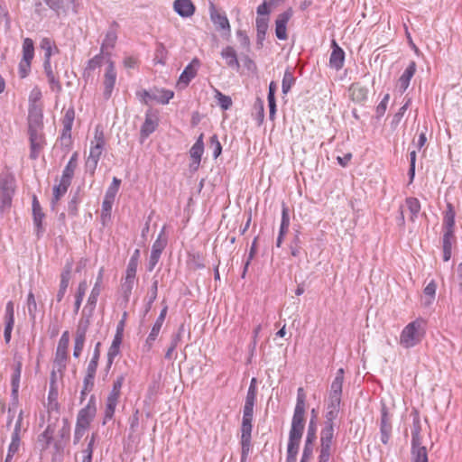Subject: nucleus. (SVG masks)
Here are the masks:
<instances>
[{"label": "nucleus", "instance_id": "a19ab883", "mask_svg": "<svg viewBox=\"0 0 462 462\" xmlns=\"http://www.w3.org/2000/svg\"><path fill=\"white\" fill-rule=\"evenodd\" d=\"M69 273H70V270H69V268H68V270H66L60 275V290L57 293V300L58 301L62 300V299L66 293V291L69 287Z\"/></svg>", "mask_w": 462, "mask_h": 462}, {"label": "nucleus", "instance_id": "79ce46f5", "mask_svg": "<svg viewBox=\"0 0 462 462\" xmlns=\"http://www.w3.org/2000/svg\"><path fill=\"white\" fill-rule=\"evenodd\" d=\"M117 404V402L106 398L103 424H106L108 420L113 419Z\"/></svg>", "mask_w": 462, "mask_h": 462}, {"label": "nucleus", "instance_id": "4d7b16f0", "mask_svg": "<svg viewBox=\"0 0 462 462\" xmlns=\"http://www.w3.org/2000/svg\"><path fill=\"white\" fill-rule=\"evenodd\" d=\"M269 18L266 16H258L256 18V28L259 33L264 34L268 28Z\"/></svg>", "mask_w": 462, "mask_h": 462}, {"label": "nucleus", "instance_id": "5fc2aeb1", "mask_svg": "<svg viewBox=\"0 0 462 462\" xmlns=\"http://www.w3.org/2000/svg\"><path fill=\"white\" fill-rule=\"evenodd\" d=\"M289 226H290V217L288 215V211H287L286 208H283L282 214L281 228H280L281 236H283L287 233Z\"/></svg>", "mask_w": 462, "mask_h": 462}, {"label": "nucleus", "instance_id": "680f3d73", "mask_svg": "<svg viewBox=\"0 0 462 462\" xmlns=\"http://www.w3.org/2000/svg\"><path fill=\"white\" fill-rule=\"evenodd\" d=\"M88 282L86 280L81 281L77 288L75 298L83 299L88 290Z\"/></svg>", "mask_w": 462, "mask_h": 462}, {"label": "nucleus", "instance_id": "052dcab7", "mask_svg": "<svg viewBox=\"0 0 462 462\" xmlns=\"http://www.w3.org/2000/svg\"><path fill=\"white\" fill-rule=\"evenodd\" d=\"M389 99H390V96H389V94H386L383 97V98L382 99V101L379 103V105L376 107V116H377L381 117L384 115L386 108H387V104L389 102Z\"/></svg>", "mask_w": 462, "mask_h": 462}, {"label": "nucleus", "instance_id": "a211bd4d", "mask_svg": "<svg viewBox=\"0 0 462 462\" xmlns=\"http://www.w3.org/2000/svg\"><path fill=\"white\" fill-rule=\"evenodd\" d=\"M345 52L338 46L336 41L332 42V52L329 58V66L336 70H339L344 66Z\"/></svg>", "mask_w": 462, "mask_h": 462}, {"label": "nucleus", "instance_id": "69168bd1", "mask_svg": "<svg viewBox=\"0 0 462 462\" xmlns=\"http://www.w3.org/2000/svg\"><path fill=\"white\" fill-rule=\"evenodd\" d=\"M178 343H179V337L175 338L170 347L167 349L166 353H165V358L168 359V360H171L174 358V353H175V350H176V347L178 346Z\"/></svg>", "mask_w": 462, "mask_h": 462}, {"label": "nucleus", "instance_id": "dca6fc26", "mask_svg": "<svg viewBox=\"0 0 462 462\" xmlns=\"http://www.w3.org/2000/svg\"><path fill=\"white\" fill-rule=\"evenodd\" d=\"M252 425H241V462H245L251 450Z\"/></svg>", "mask_w": 462, "mask_h": 462}, {"label": "nucleus", "instance_id": "9b49d317", "mask_svg": "<svg viewBox=\"0 0 462 462\" xmlns=\"http://www.w3.org/2000/svg\"><path fill=\"white\" fill-rule=\"evenodd\" d=\"M96 405L95 403L91 402H89L85 408L79 411L77 418V431H79L80 430H86L89 427L92 420L96 415Z\"/></svg>", "mask_w": 462, "mask_h": 462}, {"label": "nucleus", "instance_id": "09e8293b", "mask_svg": "<svg viewBox=\"0 0 462 462\" xmlns=\"http://www.w3.org/2000/svg\"><path fill=\"white\" fill-rule=\"evenodd\" d=\"M294 82H295V78L293 77L292 73L290 70H286L284 72L283 79H282V92L284 94H287L290 91V89L291 88V87L293 86Z\"/></svg>", "mask_w": 462, "mask_h": 462}, {"label": "nucleus", "instance_id": "9d476101", "mask_svg": "<svg viewBox=\"0 0 462 462\" xmlns=\"http://www.w3.org/2000/svg\"><path fill=\"white\" fill-rule=\"evenodd\" d=\"M209 16L211 22L214 23L217 30L227 32H231V26L226 14L216 6L212 2L209 3Z\"/></svg>", "mask_w": 462, "mask_h": 462}, {"label": "nucleus", "instance_id": "f03ea898", "mask_svg": "<svg viewBox=\"0 0 462 462\" xmlns=\"http://www.w3.org/2000/svg\"><path fill=\"white\" fill-rule=\"evenodd\" d=\"M411 462H428V452L424 446H421V423L419 412L414 410L411 412Z\"/></svg>", "mask_w": 462, "mask_h": 462}, {"label": "nucleus", "instance_id": "58836bf2", "mask_svg": "<svg viewBox=\"0 0 462 462\" xmlns=\"http://www.w3.org/2000/svg\"><path fill=\"white\" fill-rule=\"evenodd\" d=\"M444 225L446 227V231L454 232L455 226V211L452 204L448 203L447 210L444 216Z\"/></svg>", "mask_w": 462, "mask_h": 462}, {"label": "nucleus", "instance_id": "de8ad7c7", "mask_svg": "<svg viewBox=\"0 0 462 462\" xmlns=\"http://www.w3.org/2000/svg\"><path fill=\"white\" fill-rule=\"evenodd\" d=\"M406 205L409 208V210L411 211V220H414V217H417L419 212L420 211V201L415 198H411L406 199Z\"/></svg>", "mask_w": 462, "mask_h": 462}, {"label": "nucleus", "instance_id": "39448f33", "mask_svg": "<svg viewBox=\"0 0 462 462\" xmlns=\"http://www.w3.org/2000/svg\"><path fill=\"white\" fill-rule=\"evenodd\" d=\"M14 192L15 180L14 177L7 176L0 180V212H5L11 208Z\"/></svg>", "mask_w": 462, "mask_h": 462}, {"label": "nucleus", "instance_id": "20e7f679", "mask_svg": "<svg viewBox=\"0 0 462 462\" xmlns=\"http://www.w3.org/2000/svg\"><path fill=\"white\" fill-rule=\"evenodd\" d=\"M426 333V321L417 319L406 325V348L413 347L420 344Z\"/></svg>", "mask_w": 462, "mask_h": 462}, {"label": "nucleus", "instance_id": "aec40b11", "mask_svg": "<svg viewBox=\"0 0 462 462\" xmlns=\"http://www.w3.org/2000/svg\"><path fill=\"white\" fill-rule=\"evenodd\" d=\"M367 88L360 83H353L348 88V95L350 99L355 102L361 104L367 98Z\"/></svg>", "mask_w": 462, "mask_h": 462}, {"label": "nucleus", "instance_id": "6e6552de", "mask_svg": "<svg viewBox=\"0 0 462 462\" xmlns=\"http://www.w3.org/2000/svg\"><path fill=\"white\" fill-rule=\"evenodd\" d=\"M199 67V60L194 58L179 77L176 88L179 89L186 88L189 86V82L197 76Z\"/></svg>", "mask_w": 462, "mask_h": 462}, {"label": "nucleus", "instance_id": "4468645a", "mask_svg": "<svg viewBox=\"0 0 462 462\" xmlns=\"http://www.w3.org/2000/svg\"><path fill=\"white\" fill-rule=\"evenodd\" d=\"M292 16L291 9L280 14L275 21V34L279 40H286L287 34V23Z\"/></svg>", "mask_w": 462, "mask_h": 462}, {"label": "nucleus", "instance_id": "6e6d98bb", "mask_svg": "<svg viewBox=\"0 0 462 462\" xmlns=\"http://www.w3.org/2000/svg\"><path fill=\"white\" fill-rule=\"evenodd\" d=\"M116 42V35L115 32H108L102 43L101 50L104 51L107 48H114Z\"/></svg>", "mask_w": 462, "mask_h": 462}, {"label": "nucleus", "instance_id": "603ef678", "mask_svg": "<svg viewBox=\"0 0 462 462\" xmlns=\"http://www.w3.org/2000/svg\"><path fill=\"white\" fill-rule=\"evenodd\" d=\"M168 51L166 48L161 43L157 46L156 51H155V58L157 63L160 64H165L166 59H167Z\"/></svg>", "mask_w": 462, "mask_h": 462}, {"label": "nucleus", "instance_id": "f3484780", "mask_svg": "<svg viewBox=\"0 0 462 462\" xmlns=\"http://www.w3.org/2000/svg\"><path fill=\"white\" fill-rule=\"evenodd\" d=\"M166 246V241L161 236L154 241L149 260V271L152 272L158 263L161 254Z\"/></svg>", "mask_w": 462, "mask_h": 462}, {"label": "nucleus", "instance_id": "f704fd0d", "mask_svg": "<svg viewBox=\"0 0 462 462\" xmlns=\"http://www.w3.org/2000/svg\"><path fill=\"white\" fill-rule=\"evenodd\" d=\"M204 152V143H203V134L198 138L196 143L192 145L189 153L190 157L194 160V162L199 164L201 160V156Z\"/></svg>", "mask_w": 462, "mask_h": 462}, {"label": "nucleus", "instance_id": "a878e982", "mask_svg": "<svg viewBox=\"0 0 462 462\" xmlns=\"http://www.w3.org/2000/svg\"><path fill=\"white\" fill-rule=\"evenodd\" d=\"M40 46L44 51V68L48 69L53 51H58V49L50 38H43Z\"/></svg>", "mask_w": 462, "mask_h": 462}, {"label": "nucleus", "instance_id": "cd10ccee", "mask_svg": "<svg viewBox=\"0 0 462 462\" xmlns=\"http://www.w3.org/2000/svg\"><path fill=\"white\" fill-rule=\"evenodd\" d=\"M90 146L99 148L101 150L105 149L106 146V137L105 132L102 125H97L94 130V136L90 142Z\"/></svg>", "mask_w": 462, "mask_h": 462}, {"label": "nucleus", "instance_id": "393cba45", "mask_svg": "<svg viewBox=\"0 0 462 462\" xmlns=\"http://www.w3.org/2000/svg\"><path fill=\"white\" fill-rule=\"evenodd\" d=\"M137 258L136 257H131L127 269L125 272V283L124 286L127 288L128 291H131L133 283L136 275L137 272Z\"/></svg>", "mask_w": 462, "mask_h": 462}, {"label": "nucleus", "instance_id": "2eb2a0df", "mask_svg": "<svg viewBox=\"0 0 462 462\" xmlns=\"http://www.w3.org/2000/svg\"><path fill=\"white\" fill-rule=\"evenodd\" d=\"M116 80V71L115 69L114 62L109 60L106 73L104 75V95L106 98H109L112 95L114 87Z\"/></svg>", "mask_w": 462, "mask_h": 462}, {"label": "nucleus", "instance_id": "c85d7f7f", "mask_svg": "<svg viewBox=\"0 0 462 462\" xmlns=\"http://www.w3.org/2000/svg\"><path fill=\"white\" fill-rule=\"evenodd\" d=\"M123 341V337L115 335L114 339L111 343V346L108 348L107 351V362L108 365H111L114 362L115 358L119 355L120 353V346Z\"/></svg>", "mask_w": 462, "mask_h": 462}, {"label": "nucleus", "instance_id": "0eeeda50", "mask_svg": "<svg viewBox=\"0 0 462 462\" xmlns=\"http://www.w3.org/2000/svg\"><path fill=\"white\" fill-rule=\"evenodd\" d=\"M69 344V333L68 330L64 331L58 342L54 363L57 365L59 369H64L66 367V361L68 359V349Z\"/></svg>", "mask_w": 462, "mask_h": 462}, {"label": "nucleus", "instance_id": "1a4fd4ad", "mask_svg": "<svg viewBox=\"0 0 462 462\" xmlns=\"http://www.w3.org/2000/svg\"><path fill=\"white\" fill-rule=\"evenodd\" d=\"M88 326L89 320L88 319H80L78 324L73 346V356L75 358H79L82 353Z\"/></svg>", "mask_w": 462, "mask_h": 462}, {"label": "nucleus", "instance_id": "0e129e2a", "mask_svg": "<svg viewBox=\"0 0 462 462\" xmlns=\"http://www.w3.org/2000/svg\"><path fill=\"white\" fill-rule=\"evenodd\" d=\"M330 448L320 447L318 462H328L330 457Z\"/></svg>", "mask_w": 462, "mask_h": 462}, {"label": "nucleus", "instance_id": "864d4df0", "mask_svg": "<svg viewBox=\"0 0 462 462\" xmlns=\"http://www.w3.org/2000/svg\"><path fill=\"white\" fill-rule=\"evenodd\" d=\"M27 308L31 318L35 319V314L37 311V303L32 292H29L27 297Z\"/></svg>", "mask_w": 462, "mask_h": 462}, {"label": "nucleus", "instance_id": "473e14b6", "mask_svg": "<svg viewBox=\"0 0 462 462\" xmlns=\"http://www.w3.org/2000/svg\"><path fill=\"white\" fill-rule=\"evenodd\" d=\"M77 165H78V153L74 152L72 154V156L70 157L65 169L63 170L61 179L71 182V179L74 176V172L77 168Z\"/></svg>", "mask_w": 462, "mask_h": 462}, {"label": "nucleus", "instance_id": "4c0bfd02", "mask_svg": "<svg viewBox=\"0 0 462 462\" xmlns=\"http://www.w3.org/2000/svg\"><path fill=\"white\" fill-rule=\"evenodd\" d=\"M392 430V426L385 412H383L382 421H381V433H382V442L383 444H387L390 439V434Z\"/></svg>", "mask_w": 462, "mask_h": 462}, {"label": "nucleus", "instance_id": "338daca9", "mask_svg": "<svg viewBox=\"0 0 462 462\" xmlns=\"http://www.w3.org/2000/svg\"><path fill=\"white\" fill-rule=\"evenodd\" d=\"M416 71V62L414 60H411L409 63L408 68L406 69V88L409 85L410 79L412 78Z\"/></svg>", "mask_w": 462, "mask_h": 462}, {"label": "nucleus", "instance_id": "e433bc0d", "mask_svg": "<svg viewBox=\"0 0 462 462\" xmlns=\"http://www.w3.org/2000/svg\"><path fill=\"white\" fill-rule=\"evenodd\" d=\"M174 97V92L170 89L161 88L156 89V93L153 94L152 99L161 103L162 105H166L170 102L171 98Z\"/></svg>", "mask_w": 462, "mask_h": 462}, {"label": "nucleus", "instance_id": "a18cd8bd", "mask_svg": "<svg viewBox=\"0 0 462 462\" xmlns=\"http://www.w3.org/2000/svg\"><path fill=\"white\" fill-rule=\"evenodd\" d=\"M162 327V323L159 322L157 320L153 324V326L151 329V332L148 335V337L146 338V342H145L146 345L148 346L149 349L152 346L153 342L156 340Z\"/></svg>", "mask_w": 462, "mask_h": 462}, {"label": "nucleus", "instance_id": "49530a36", "mask_svg": "<svg viewBox=\"0 0 462 462\" xmlns=\"http://www.w3.org/2000/svg\"><path fill=\"white\" fill-rule=\"evenodd\" d=\"M5 328L4 336L5 342L8 343L11 339V334L14 324V315L5 314Z\"/></svg>", "mask_w": 462, "mask_h": 462}, {"label": "nucleus", "instance_id": "ddd939ff", "mask_svg": "<svg viewBox=\"0 0 462 462\" xmlns=\"http://www.w3.org/2000/svg\"><path fill=\"white\" fill-rule=\"evenodd\" d=\"M344 369L339 368L337 371L336 376L331 383L330 387V399L331 402L335 406H338L340 402V397L342 393V386L344 382Z\"/></svg>", "mask_w": 462, "mask_h": 462}, {"label": "nucleus", "instance_id": "2f4dec72", "mask_svg": "<svg viewBox=\"0 0 462 462\" xmlns=\"http://www.w3.org/2000/svg\"><path fill=\"white\" fill-rule=\"evenodd\" d=\"M454 240V232L445 231L443 235V260L448 262L451 257L452 243Z\"/></svg>", "mask_w": 462, "mask_h": 462}, {"label": "nucleus", "instance_id": "423d86ee", "mask_svg": "<svg viewBox=\"0 0 462 462\" xmlns=\"http://www.w3.org/2000/svg\"><path fill=\"white\" fill-rule=\"evenodd\" d=\"M22 59L19 62L18 72L21 79L26 78L32 66V60L34 57V44L31 38H25L23 42Z\"/></svg>", "mask_w": 462, "mask_h": 462}, {"label": "nucleus", "instance_id": "3c124183", "mask_svg": "<svg viewBox=\"0 0 462 462\" xmlns=\"http://www.w3.org/2000/svg\"><path fill=\"white\" fill-rule=\"evenodd\" d=\"M437 285L434 281H431L424 289V295L428 297L424 302L425 305H430L435 298Z\"/></svg>", "mask_w": 462, "mask_h": 462}, {"label": "nucleus", "instance_id": "f257e3e1", "mask_svg": "<svg viewBox=\"0 0 462 462\" xmlns=\"http://www.w3.org/2000/svg\"><path fill=\"white\" fill-rule=\"evenodd\" d=\"M28 134L30 142V158L36 160L46 145L42 115L29 116Z\"/></svg>", "mask_w": 462, "mask_h": 462}, {"label": "nucleus", "instance_id": "ea45409f", "mask_svg": "<svg viewBox=\"0 0 462 462\" xmlns=\"http://www.w3.org/2000/svg\"><path fill=\"white\" fill-rule=\"evenodd\" d=\"M69 185V181L60 179L59 185L53 188V204L57 203L60 200V199L65 195Z\"/></svg>", "mask_w": 462, "mask_h": 462}, {"label": "nucleus", "instance_id": "b1692460", "mask_svg": "<svg viewBox=\"0 0 462 462\" xmlns=\"http://www.w3.org/2000/svg\"><path fill=\"white\" fill-rule=\"evenodd\" d=\"M158 126V117L152 114H146L143 125L141 127V136L147 138Z\"/></svg>", "mask_w": 462, "mask_h": 462}, {"label": "nucleus", "instance_id": "5701e85b", "mask_svg": "<svg viewBox=\"0 0 462 462\" xmlns=\"http://www.w3.org/2000/svg\"><path fill=\"white\" fill-rule=\"evenodd\" d=\"M32 216H33V223L36 226L37 233H41L42 231V221L44 219V213L41 207V204L36 197V195L32 196Z\"/></svg>", "mask_w": 462, "mask_h": 462}, {"label": "nucleus", "instance_id": "7ed1b4c3", "mask_svg": "<svg viewBox=\"0 0 462 462\" xmlns=\"http://www.w3.org/2000/svg\"><path fill=\"white\" fill-rule=\"evenodd\" d=\"M306 393L302 387L297 390V401L291 420V430L304 431L305 429V411H306Z\"/></svg>", "mask_w": 462, "mask_h": 462}, {"label": "nucleus", "instance_id": "37998d69", "mask_svg": "<svg viewBox=\"0 0 462 462\" xmlns=\"http://www.w3.org/2000/svg\"><path fill=\"white\" fill-rule=\"evenodd\" d=\"M75 118V112L73 108H69L65 112V115L62 119L63 131L64 134L70 133L73 121Z\"/></svg>", "mask_w": 462, "mask_h": 462}, {"label": "nucleus", "instance_id": "774afa93", "mask_svg": "<svg viewBox=\"0 0 462 462\" xmlns=\"http://www.w3.org/2000/svg\"><path fill=\"white\" fill-rule=\"evenodd\" d=\"M125 374L118 375L116 378V380L113 382L112 389L116 390V391L121 392L123 384L125 383Z\"/></svg>", "mask_w": 462, "mask_h": 462}, {"label": "nucleus", "instance_id": "c03bdc74", "mask_svg": "<svg viewBox=\"0 0 462 462\" xmlns=\"http://www.w3.org/2000/svg\"><path fill=\"white\" fill-rule=\"evenodd\" d=\"M215 97L222 109L227 110L231 107L232 99L230 97L224 95L217 89H215Z\"/></svg>", "mask_w": 462, "mask_h": 462}, {"label": "nucleus", "instance_id": "6ab92c4d", "mask_svg": "<svg viewBox=\"0 0 462 462\" xmlns=\"http://www.w3.org/2000/svg\"><path fill=\"white\" fill-rule=\"evenodd\" d=\"M173 9L180 16L187 18L194 14L196 7L191 0H175Z\"/></svg>", "mask_w": 462, "mask_h": 462}, {"label": "nucleus", "instance_id": "f8f14e48", "mask_svg": "<svg viewBox=\"0 0 462 462\" xmlns=\"http://www.w3.org/2000/svg\"><path fill=\"white\" fill-rule=\"evenodd\" d=\"M302 434L301 431L290 430L286 462H296Z\"/></svg>", "mask_w": 462, "mask_h": 462}, {"label": "nucleus", "instance_id": "7c9ffc66", "mask_svg": "<svg viewBox=\"0 0 462 462\" xmlns=\"http://www.w3.org/2000/svg\"><path fill=\"white\" fill-rule=\"evenodd\" d=\"M103 151L104 150H101L99 148L90 146L89 155L88 157L86 165L88 168L91 170L92 173H94V171L97 169L98 161L103 153Z\"/></svg>", "mask_w": 462, "mask_h": 462}, {"label": "nucleus", "instance_id": "13d9d810", "mask_svg": "<svg viewBox=\"0 0 462 462\" xmlns=\"http://www.w3.org/2000/svg\"><path fill=\"white\" fill-rule=\"evenodd\" d=\"M210 145L213 149V155L215 158L218 157L222 152L221 143L218 141L217 136L215 134L210 137Z\"/></svg>", "mask_w": 462, "mask_h": 462}, {"label": "nucleus", "instance_id": "e2e57ef3", "mask_svg": "<svg viewBox=\"0 0 462 462\" xmlns=\"http://www.w3.org/2000/svg\"><path fill=\"white\" fill-rule=\"evenodd\" d=\"M126 319H127V312L125 311L122 315V319H120V321L118 322V324L116 326V331L115 335L124 337V330H125Z\"/></svg>", "mask_w": 462, "mask_h": 462}, {"label": "nucleus", "instance_id": "c756f323", "mask_svg": "<svg viewBox=\"0 0 462 462\" xmlns=\"http://www.w3.org/2000/svg\"><path fill=\"white\" fill-rule=\"evenodd\" d=\"M221 56L226 60V63L227 66L231 68H239V62L237 60L236 52L234 48L227 46L224 48L221 51Z\"/></svg>", "mask_w": 462, "mask_h": 462}, {"label": "nucleus", "instance_id": "412c9836", "mask_svg": "<svg viewBox=\"0 0 462 462\" xmlns=\"http://www.w3.org/2000/svg\"><path fill=\"white\" fill-rule=\"evenodd\" d=\"M55 376H56L55 373L52 372L51 382L50 391H49V394H48L47 408H48L49 411L58 412L60 410V404L58 402V389L56 386Z\"/></svg>", "mask_w": 462, "mask_h": 462}, {"label": "nucleus", "instance_id": "72a5a7b5", "mask_svg": "<svg viewBox=\"0 0 462 462\" xmlns=\"http://www.w3.org/2000/svg\"><path fill=\"white\" fill-rule=\"evenodd\" d=\"M116 193L117 192L107 189L102 203V217H108L110 215Z\"/></svg>", "mask_w": 462, "mask_h": 462}, {"label": "nucleus", "instance_id": "4be33fe9", "mask_svg": "<svg viewBox=\"0 0 462 462\" xmlns=\"http://www.w3.org/2000/svg\"><path fill=\"white\" fill-rule=\"evenodd\" d=\"M22 446V438H21V431H19V429H14V431L12 433L11 437V442L8 447V451L6 455V462L12 460L14 456L18 453L20 450V448Z\"/></svg>", "mask_w": 462, "mask_h": 462}, {"label": "nucleus", "instance_id": "c9c22d12", "mask_svg": "<svg viewBox=\"0 0 462 462\" xmlns=\"http://www.w3.org/2000/svg\"><path fill=\"white\" fill-rule=\"evenodd\" d=\"M333 435H334L333 425L331 423H329L321 431L320 447H326V448H331Z\"/></svg>", "mask_w": 462, "mask_h": 462}, {"label": "nucleus", "instance_id": "bf43d9fd", "mask_svg": "<svg viewBox=\"0 0 462 462\" xmlns=\"http://www.w3.org/2000/svg\"><path fill=\"white\" fill-rule=\"evenodd\" d=\"M94 442L95 438L92 437L87 448L84 450V457L82 459V462H92V455L94 450Z\"/></svg>", "mask_w": 462, "mask_h": 462}, {"label": "nucleus", "instance_id": "8fccbe9b", "mask_svg": "<svg viewBox=\"0 0 462 462\" xmlns=\"http://www.w3.org/2000/svg\"><path fill=\"white\" fill-rule=\"evenodd\" d=\"M95 374H85L83 381V389L81 391V396L84 397L87 393H89L93 390Z\"/></svg>", "mask_w": 462, "mask_h": 462}, {"label": "nucleus", "instance_id": "bb28decb", "mask_svg": "<svg viewBox=\"0 0 462 462\" xmlns=\"http://www.w3.org/2000/svg\"><path fill=\"white\" fill-rule=\"evenodd\" d=\"M22 373V363L19 361L15 365L14 374L12 375V397L15 402H18V393L20 387V378Z\"/></svg>", "mask_w": 462, "mask_h": 462}]
</instances>
